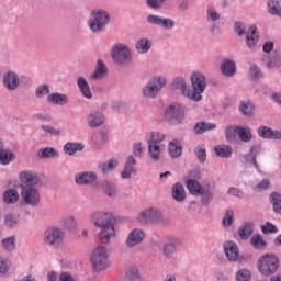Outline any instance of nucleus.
Returning <instances> with one entry per match:
<instances>
[{"label":"nucleus","mask_w":281,"mask_h":281,"mask_svg":"<svg viewBox=\"0 0 281 281\" xmlns=\"http://www.w3.org/2000/svg\"><path fill=\"white\" fill-rule=\"evenodd\" d=\"M20 188H21V200L24 205L31 207H38L41 204V192L36 189L41 183V177L36 171H22L20 172Z\"/></svg>","instance_id":"nucleus-1"},{"label":"nucleus","mask_w":281,"mask_h":281,"mask_svg":"<svg viewBox=\"0 0 281 281\" xmlns=\"http://www.w3.org/2000/svg\"><path fill=\"white\" fill-rule=\"evenodd\" d=\"M95 227H101L99 239L103 245H109L111 238L115 236V216L109 212L97 211L90 217Z\"/></svg>","instance_id":"nucleus-2"},{"label":"nucleus","mask_w":281,"mask_h":281,"mask_svg":"<svg viewBox=\"0 0 281 281\" xmlns=\"http://www.w3.org/2000/svg\"><path fill=\"white\" fill-rule=\"evenodd\" d=\"M111 23V14L104 9H93L88 19V27L92 34L106 32V25Z\"/></svg>","instance_id":"nucleus-3"},{"label":"nucleus","mask_w":281,"mask_h":281,"mask_svg":"<svg viewBox=\"0 0 281 281\" xmlns=\"http://www.w3.org/2000/svg\"><path fill=\"white\" fill-rule=\"evenodd\" d=\"M191 87L192 90L189 88L188 99L192 100L193 102H201L203 100V93L207 88V80L205 76L201 72H193L191 76Z\"/></svg>","instance_id":"nucleus-4"},{"label":"nucleus","mask_w":281,"mask_h":281,"mask_svg":"<svg viewBox=\"0 0 281 281\" xmlns=\"http://www.w3.org/2000/svg\"><path fill=\"white\" fill-rule=\"evenodd\" d=\"M113 61L120 67H128L133 63V53L126 44L117 43L111 50Z\"/></svg>","instance_id":"nucleus-5"},{"label":"nucleus","mask_w":281,"mask_h":281,"mask_svg":"<svg viewBox=\"0 0 281 281\" xmlns=\"http://www.w3.org/2000/svg\"><path fill=\"white\" fill-rule=\"evenodd\" d=\"M257 267L262 276H273L280 269V260L274 254H266L260 257Z\"/></svg>","instance_id":"nucleus-6"},{"label":"nucleus","mask_w":281,"mask_h":281,"mask_svg":"<svg viewBox=\"0 0 281 281\" xmlns=\"http://www.w3.org/2000/svg\"><path fill=\"white\" fill-rule=\"evenodd\" d=\"M186 120V109L179 103H171L165 110V121L170 126L183 124Z\"/></svg>","instance_id":"nucleus-7"},{"label":"nucleus","mask_w":281,"mask_h":281,"mask_svg":"<svg viewBox=\"0 0 281 281\" xmlns=\"http://www.w3.org/2000/svg\"><path fill=\"white\" fill-rule=\"evenodd\" d=\"M90 262L92 265L93 271L100 273V271H104L108 267L109 262V250L104 246H99L92 251L90 257Z\"/></svg>","instance_id":"nucleus-8"},{"label":"nucleus","mask_w":281,"mask_h":281,"mask_svg":"<svg viewBox=\"0 0 281 281\" xmlns=\"http://www.w3.org/2000/svg\"><path fill=\"white\" fill-rule=\"evenodd\" d=\"M166 87V78L164 77H154L148 80L145 87L142 89L144 98H149L155 100L159 95V91Z\"/></svg>","instance_id":"nucleus-9"},{"label":"nucleus","mask_w":281,"mask_h":281,"mask_svg":"<svg viewBox=\"0 0 281 281\" xmlns=\"http://www.w3.org/2000/svg\"><path fill=\"white\" fill-rule=\"evenodd\" d=\"M139 223H156V225H170V218L164 217L161 211L148 209L138 215Z\"/></svg>","instance_id":"nucleus-10"},{"label":"nucleus","mask_w":281,"mask_h":281,"mask_svg":"<svg viewBox=\"0 0 281 281\" xmlns=\"http://www.w3.org/2000/svg\"><path fill=\"white\" fill-rule=\"evenodd\" d=\"M44 243L49 247H59L63 245V233L59 228H48L44 234Z\"/></svg>","instance_id":"nucleus-11"},{"label":"nucleus","mask_w":281,"mask_h":281,"mask_svg":"<svg viewBox=\"0 0 281 281\" xmlns=\"http://www.w3.org/2000/svg\"><path fill=\"white\" fill-rule=\"evenodd\" d=\"M3 87L8 89V91H16L19 87H21V82H23V77L19 78V75L12 70H9L2 79Z\"/></svg>","instance_id":"nucleus-12"},{"label":"nucleus","mask_w":281,"mask_h":281,"mask_svg":"<svg viewBox=\"0 0 281 281\" xmlns=\"http://www.w3.org/2000/svg\"><path fill=\"white\" fill-rule=\"evenodd\" d=\"M223 247L227 260H229V262H238L240 258V250L238 249V244L229 240L225 241Z\"/></svg>","instance_id":"nucleus-13"},{"label":"nucleus","mask_w":281,"mask_h":281,"mask_svg":"<svg viewBox=\"0 0 281 281\" xmlns=\"http://www.w3.org/2000/svg\"><path fill=\"white\" fill-rule=\"evenodd\" d=\"M146 238V233H144L143 229L134 228L131 231V233L127 235V238L125 240L126 247H137L140 243L144 241Z\"/></svg>","instance_id":"nucleus-14"},{"label":"nucleus","mask_w":281,"mask_h":281,"mask_svg":"<svg viewBox=\"0 0 281 281\" xmlns=\"http://www.w3.org/2000/svg\"><path fill=\"white\" fill-rule=\"evenodd\" d=\"M98 180V175L94 172L83 171L75 175L77 186H91Z\"/></svg>","instance_id":"nucleus-15"},{"label":"nucleus","mask_w":281,"mask_h":281,"mask_svg":"<svg viewBox=\"0 0 281 281\" xmlns=\"http://www.w3.org/2000/svg\"><path fill=\"white\" fill-rule=\"evenodd\" d=\"M257 133L262 139H281V132L278 130L273 131V128L267 125L259 126Z\"/></svg>","instance_id":"nucleus-16"},{"label":"nucleus","mask_w":281,"mask_h":281,"mask_svg":"<svg viewBox=\"0 0 281 281\" xmlns=\"http://www.w3.org/2000/svg\"><path fill=\"white\" fill-rule=\"evenodd\" d=\"M262 153V147L260 145H255L250 147L249 154L244 157L247 164H254L256 170L260 172V165H258L257 157Z\"/></svg>","instance_id":"nucleus-17"},{"label":"nucleus","mask_w":281,"mask_h":281,"mask_svg":"<svg viewBox=\"0 0 281 281\" xmlns=\"http://www.w3.org/2000/svg\"><path fill=\"white\" fill-rule=\"evenodd\" d=\"M186 187H183V183L181 182H176L171 187V198L173 201L177 203H183L186 201Z\"/></svg>","instance_id":"nucleus-18"},{"label":"nucleus","mask_w":281,"mask_h":281,"mask_svg":"<svg viewBox=\"0 0 281 281\" xmlns=\"http://www.w3.org/2000/svg\"><path fill=\"white\" fill-rule=\"evenodd\" d=\"M106 76H109L106 64H104V60L98 59L95 70L90 75V80H102V78H106Z\"/></svg>","instance_id":"nucleus-19"},{"label":"nucleus","mask_w":281,"mask_h":281,"mask_svg":"<svg viewBox=\"0 0 281 281\" xmlns=\"http://www.w3.org/2000/svg\"><path fill=\"white\" fill-rule=\"evenodd\" d=\"M101 189L103 194H105V196H109V199H115V196L120 194V189H117V184H115V182L113 181L104 180L101 183Z\"/></svg>","instance_id":"nucleus-20"},{"label":"nucleus","mask_w":281,"mask_h":281,"mask_svg":"<svg viewBox=\"0 0 281 281\" xmlns=\"http://www.w3.org/2000/svg\"><path fill=\"white\" fill-rule=\"evenodd\" d=\"M19 199H21L19 190L14 188L7 189L2 194V201L5 205H14L15 203H19Z\"/></svg>","instance_id":"nucleus-21"},{"label":"nucleus","mask_w":281,"mask_h":281,"mask_svg":"<svg viewBox=\"0 0 281 281\" xmlns=\"http://www.w3.org/2000/svg\"><path fill=\"white\" fill-rule=\"evenodd\" d=\"M258 26H250L248 33L246 34V45L249 47V49H256V46L258 45Z\"/></svg>","instance_id":"nucleus-22"},{"label":"nucleus","mask_w":281,"mask_h":281,"mask_svg":"<svg viewBox=\"0 0 281 281\" xmlns=\"http://www.w3.org/2000/svg\"><path fill=\"white\" fill-rule=\"evenodd\" d=\"M179 241L177 239H172L164 244L162 254L165 257L175 260L177 258V246Z\"/></svg>","instance_id":"nucleus-23"},{"label":"nucleus","mask_w":281,"mask_h":281,"mask_svg":"<svg viewBox=\"0 0 281 281\" xmlns=\"http://www.w3.org/2000/svg\"><path fill=\"white\" fill-rule=\"evenodd\" d=\"M91 139L97 148H102V146L109 142V131L102 128L101 131L93 133Z\"/></svg>","instance_id":"nucleus-24"},{"label":"nucleus","mask_w":281,"mask_h":281,"mask_svg":"<svg viewBox=\"0 0 281 281\" xmlns=\"http://www.w3.org/2000/svg\"><path fill=\"white\" fill-rule=\"evenodd\" d=\"M47 102L57 106H65L69 102V97L65 93L55 92L47 97Z\"/></svg>","instance_id":"nucleus-25"},{"label":"nucleus","mask_w":281,"mask_h":281,"mask_svg":"<svg viewBox=\"0 0 281 281\" xmlns=\"http://www.w3.org/2000/svg\"><path fill=\"white\" fill-rule=\"evenodd\" d=\"M221 71L223 76L232 78L236 74V63L232 59H224L221 64Z\"/></svg>","instance_id":"nucleus-26"},{"label":"nucleus","mask_w":281,"mask_h":281,"mask_svg":"<svg viewBox=\"0 0 281 281\" xmlns=\"http://www.w3.org/2000/svg\"><path fill=\"white\" fill-rule=\"evenodd\" d=\"M168 151L172 159L181 157L183 154V146L181 145V142H179V139L171 140L168 145Z\"/></svg>","instance_id":"nucleus-27"},{"label":"nucleus","mask_w":281,"mask_h":281,"mask_svg":"<svg viewBox=\"0 0 281 281\" xmlns=\"http://www.w3.org/2000/svg\"><path fill=\"white\" fill-rule=\"evenodd\" d=\"M77 87L81 91L83 98L91 100L93 98V93H91V87L85 77H79L77 79Z\"/></svg>","instance_id":"nucleus-28"},{"label":"nucleus","mask_w":281,"mask_h":281,"mask_svg":"<svg viewBox=\"0 0 281 281\" xmlns=\"http://www.w3.org/2000/svg\"><path fill=\"white\" fill-rule=\"evenodd\" d=\"M40 159H58L60 154L54 147H44L37 151Z\"/></svg>","instance_id":"nucleus-29"},{"label":"nucleus","mask_w":281,"mask_h":281,"mask_svg":"<svg viewBox=\"0 0 281 281\" xmlns=\"http://www.w3.org/2000/svg\"><path fill=\"white\" fill-rule=\"evenodd\" d=\"M104 124V114L100 112H93L88 116V125L90 128H98Z\"/></svg>","instance_id":"nucleus-30"},{"label":"nucleus","mask_w":281,"mask_h":281,"mask_svg":"<svg viewBox=\"0 0 281 281\" xmlns=\"http://www.w3.org/2000/svg\"><path fill=\"white\" fill-rule=\"evenodd\" d=\"M172 89H179L184 98L190 95V88H188V83L183 77H176L172 82Z\"/></svg>","instance_id":"nucleus-31"},{"label":"nucleus","mask_w":281,"mask_h":281,"mask_svg":"<svg viewBox=\"0 0 281 281\" xmlns=\"http://www.w3.org/2000/svg\"><path fill=\"white\" fill-rule=\"evenodd\" d=\"M214 153L222 159H229V157H232V153H234V148L229 145H216L214 147Z\"/></svg>","instance_id":"nucleus-32"},{"label":"nucleus","mask_w":281,"mask_h":281,"mask_svg":"<svg viewBox=\"0 0 281 281\" xmlns=\"http://www.w3.org/2000/svg\"><path fill=\"white\" fill-rule=\"evenodd\" d=\"M137 164V159H135V157L133 156H128L125 167L123 169V171L121 172V177L123 179H131V176L134 172L133 166H135Z\"/></svg>","instance_id":"nucleus-33"},{"label":"nucleus","mask_w":281,"mask_h":281,"mask_svg":"<svg viewBox=\"0 0 281 281\" xmlns=\"http://www.w3.org/2000/svg\"><path fill=\"white\" fill-rule=\"evenodd\" d=\"M99 170L103 175H109L117 168V159H109L98 165Z\"/></svg>","instance_id":"nucleus-34"},{"label":"nucleus","mask_w":281,"mask_h":281,"mask_svg":"<svg viewBox=\"0 0 281 281\" xmlns=\"http://www.w3.org/2000/svg\"><path fill=\"white\" fill-rule=\"evenodd\" d=\"M237 234L241 240H248V238L254 234V224L245 223L238 228Z\"/></svg>","instance_id":"nucleus-35"},{"label":"nucleus","mask_w":281,"mask_h":281,"mask_svg":"<svg viewBox=\"0 0 281 281\" xmlns=\"http://www.w3.org/2000/svg\"><path fill=\"white\" fill-rule=\"evenodd\" d=\"M237 136L240 142H244V144H249V142L254 139V134H251V130L249 127L237 126Z\"/></svg>","instance_id":"nucleus-36"},{"label":"nucleus","mask_w":281,"mask_h":281,"mask_svg":"<svg viewBox=\"0 0 281 281\" xmlns=\"http://www.w3.org/2000/svg\"><path fill=\"white\" fill-rule=\"evenodd\" d=\"M147 146L150 161H158L161 158V147L154 143H147Z\"/></svg>","instance_id":"nucleus-37"},{"label":"nucleus","mask_w":281,"mask_h":281,"mask_svg":"<svg viewBox=\"0 0 281 281\" xmlns=\"http://www.w3.org/2000/svg\"><path fill=\"white\" fill-rule=\"evenodd\" d=\"M216 128V124L207 123V122H198L195 123L193 131L195 135H203V133L207 131H214Z\"/></svg>","instance_id":"nucleus-38"},{"label":"nucleus","mask_w":281,"mask_h":281,"mask_svg":"<svg viewBox=\"0 0 281 281\" xmlns=\"http://www.w3.org/2000/svg\"><path fill=\"white\" fill-rule=\"evenodd\" d=\"M187 190H189L190 194L193 196H199L203 190V186L194 179H189L187 180Z\"/></svg>","instance_id":"nucleus-39"},{"label":"nucleus","mask_w":281,"mask_h":281,"mask_svg":"<svg viewBox=\"0 0 281 281\" xmlns=\"http://www.w3.org/2000/svg\"><path fill=\"white\" fill-rule=\"evenodd\" d=\"M3 223L5 227H9V229H14V227H19V215L13 213H7L4 214Z\"/></svg>","instance_id":"nucleus-40"},{"label":"nucleus","mask_w":281,"mask_h":281,"mask_svg":"<svg viewBox=\"0 0 281 281\" xmlns=\"http://www.w3.org/2000/svg\"><path fill=\"white\" fill-rule=\"evenodd\" d=\"M78 150H85V145L82 143H67L64 145V153L72 157Z\"/></svg>","instance_id":"nucleus-41"},{"label":"nucleus","mask_w":281,"mask_h":281,"mask_svg":"<svg viewBox=\"0 0 281 281\" xmlns=\"http://www.w3.org/2000/svg\"><path fill=\"white\" fill-rule=\"evenodd\" d=\"M150 47H153V42H150L148 38H140L136 43L138 54H148Z\"/></svg>","instance_id":"nucleus-42"},{"label":"nucleus","mask_w":281,"mask_h":281,"mask_svg":"<svg viewBox=\"0 0 281 281\" xmlns=\"http://www.w3.org/2000/svg\"><path fill=\"white\" fill-rule=\"evenodd\" d=\"M267 8H268L269 14H272V16H281L280 1H278V0H268L267 1Z\"/></svg>","instance_id":"nucleus-43"},{"label":"nucleus","mask_w":281,"mask_h":281,"mask_svg":"<svg viewBox=\"0 0 281 281\" xmlns=\"http://www.w3.org/2000/svg\"><path fill=\"white\" fill-rule=\"evenodd\" d=\"M16 156L11 153L10 149L0 150V164H2V166H8V164H12Z\"/></svg>","instance_id":"nucleus-44"},{"label":"nucleus","mask_w":281,"mask_h":281,"mask_svg":"<svg viewBox=\"0 0 281 281\" xmlns=\"http://www.w3.org/2000/svg\"><path fill=\"white\" fill-rule=\"evenodd\" d=\"M263 78L262 75V70H260V67H258L257 65H252L249 68V80H251V82H260V79Z\"/></svg>","instance_id":"nucleus-45"},{"label":"nucleus","mask_w":281,"mask_h":281,"mask_svg":"<svg viewBox=\"0 0 281 281\" xmlns=\"http://www.w3.org/2000/svg\"><path fill=\"white\" fill-rule=\"evenodd\" d=\"M236 135H238V126L229 125L225 128V138L228 144L236 143Z\"/></svg>","instance_id":"nucleus-46"},{"label":"nucleus","mask_w":281,"mask_h":281,"mask_svg":"<svg viewBox=\"0 0 281 281\" xmlns=\"http://www.w3.org/2000/svg\"><path fill=\"white\" fill-rule=\"evenodd\" d=\"M270 201L272 203L273 212L281 214V194L279 192H272L270 194Z\"/></svg>","instance_id":"nucleus-47"},{"label":"nucleus","mask_w":281,"mask_h":281,"mask_svg":"<svg viewBox=\"0 0 281 281\" xmlns=\"http://www.w3.org/2000/svg\"><path fill=\"white\" fill-rule=\"evenodd\" d=\"M262 61L266 63L268 69L276 67V65H280V54L273 53L271 56H266L262 58Z\"/></svg>","instance_id":"nucleus-48"},{"label":"nucleus","mask_w":281,"mask_h":281,"mask_svg":"<svg viewBox=\"0 0 281 281\" xmlns=\"http://www.w3.org/2000/svg\"><path fill=\"white\" fill-rule=\"evenodd\" d=\"M239 111L246 117H252L254 116V104H251L250 102L240 101Z\"/></svg>","instance_id":"nucleus-49"},{"label":"nucleus","mask_w":281,"mask_h":281,"mask_svg":"<svg viewBox=\"0 0 281 281\" xmlns=\"http://www.w3.org/2000/svg\"><path fill=\"white\" fill-rule=\"evenodd\" d=\"M206 21L207 23H216V21H221V13H218L212 5H209L206 9Z\"/></svg>","instance_id":"nucleus-50"},{"label":"nucleus","mask_w":281,"mask_h":281,"mask_svg":"<svg viewBox=\"0 0 281 281\" xmlns=\"http://www.w3.org/2000/svg\"><path fill=\"white\" fill-rule=\"evenodd\" d=\"M250 244L255 249H265L267 247V241L262 238V235L255 234L250 238Z\"/></svg>","instance_id":"nucleus-51"},{"label":"nucleus","mask_w":281,"mask_h":281,"mask_svg":"<svg viewBox=\"0 0 281 281\" xmlns=\"http://www.w3.org/2000/svg\"><path fill=\"white\" fill-rule=\"evenodd\" d=\"M2 247L7 251H14L16 249V237L11 236L2 239Z\"/></svg>","instance_id":"nucleus-52"},{"label":"nucleus","mask_w":281,"mask_h":281,"mask_svg":"<svg viewBox=\"0 0 281 281\" xmlns=\"http://www.w3.org/2000/svg\"><path fill=\"white\" fill-rule=\"evenodd\" d=\"M235 281H251V271L249 269H239L236 272Z\"/></svg>","instance_id":"nucleus-53"},{"label":"nucleus","mask_w":281,"mask_h":281,"mask_svg":"<svg viewBox=\"0 0 281 281\" xmlns=\"http://www.w3.org/2000/svg\"><path fill=\"white\" fill-rule=\"evenodd\" d=\"M199 196H202L201 203L202 205H210V201L214 199V193L210 191V189H203Z\"/></svg>","instance_id":"nucleus-54"},{"label":"nucleus","mask_w":281,"mask_h":281,"mask_svg":"<svg viewBox=\"0 0 281 281\" xmlns=\"http://www.w3.org/2000/svg\"><path fill=\"white\" fill-rule=\"evenodd\" d=\"M193 153L198 157V159L201 164H205V161L207 159V154H206L205 149L203 148V145L196 146L194 148Z\"/></svg>","instance_id":"nucleus-55"},{"label":"nucleus","mask_w":281,"mask_h":281,"mask_svg":"<svg viewBox=\"0 0 281 281\" xmlns=\"http://www.w3.org/2000/svg\"><path fill=\"white\" fill-rule=\"evenodd\" d=\"M164 139H166V134H161L159 132H151L150 139L147 143L156 144L157 146H159V144H161Z\"/></svg>","instance_id":"nucleus-56"},{"label":"nucleus","mask_w":281,"mask_h":281,"mask_svg":"<svg viewBox=\"0 0 281 281\" xmlns=\"http://www.w3.org/2000/svg\"><path fill=\"white\" fill-rule=\"evenodd\" d=\"M262 234H278V227L271 222H266L265 225H261Z\"/></svg>","instance_id":"nucleus-57"},{"label":"nucleus","mask_w":281,"mask_h":281,"mask_svg":"<svg viewBox=\"0 0 281 281\" xmlns=\"http://www.w3.org/2000/svg\"><path fill=\"white\" fill-rule=\"evenodd\" d=\"M44 95H49V86L41 85L35 90L36 98H43Z\"/></svg>","instance_id":"nucleus-58"},{"label":"nucleus","mask_w":281,"mask_h":281,"mask_svg":"<svg viewBox=\"0 0 281 281\" xmlns=\"http://www.w3.org/2000/svg\"><path fill=\"white\" fill-rule=\"evenodd\" d=\"M222 223H223V225H226L227 227H229L232 225V223H234V211L233 210H227L225 212Z\"/></svg>","instance_id":"nucleus-59"},{"label":"nucleus","mask_w":281,"mask_h":281,"mask_svg":"<svg viewBox=\"0 0 281 281\" xmlns=\"http://www.w3.org/2000/svg\"><path fill=\"white\" fill-rule=\"evenodd\" d=\"M162 20L164 16L160 15L149 14L147 16V23H149V25H158V27H160Z\"/></svg>","instance_id":"nucleus-60"},{"label":"nucleus","mask_w":281,"mask_h":281,"mask_svg":"<svg viewBox=\"0 0 281 281\" xmlns=\"http://www.w3.org/2000/svg\"><path fill=\"white\" fill-rule=\"evenodd\" d=\"M160 27H162L164 30L175 29V20H172L170 18H162V20L160 22Z\"/></svg>","instance_id":"nucleus-61"},{"label":"nucleus","mask_w":281,"mask_h":281,"mask_svg":"<svg viewBox=\"0 0 281 281\" xmlns=\"http://www.w3.org/2000/svg\"><path fill=\"white\" fill-rule=\"evenodd\" d=\"M146 3L153 10H159L166 3V0H146Z\"/></svg>","instance_id":"nucleus-62"},{"label":"nucleus","mask_w":281,"mask_h":281,"mask_svg":"<svg viewBox=\"0 0 281 281\" xmlns=\"http://www.w3.org/2000/svg\"><path fill=\"white\" fill-rule=\"evenodd\" d=\"M227 194H229L231 196H236L237 199H243V196H245V192H243V190L234 187H231L228 189Z\"/></svg>","instance_id":"nucleus-63"},{"label":"nucleus","mask_w":281,"mask_h":281,"mask_svg":"<svg viewBox=\"0 0 281 281\" xmlns=\"http://www.w3.org/2000/svg\"><path fill=\"white\" fill-rule=\"evenodd\" d=\"M269 188H271V181L269 179H263L262 182L257 184L259 192H265V190H269Z\"/></svg>","instance_id":"nucleus-64"}]
</instances>
